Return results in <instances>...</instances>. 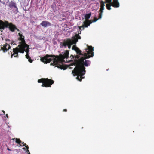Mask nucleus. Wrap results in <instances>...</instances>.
Returning <instances> with one entry per match:
<instances>
[{
  "label": "nucleus",
  "instance_id": "1",
  "mask_svg": "<svg viewBox=\"0 0 154 154\" xmlns=\"http://www.w3.org/2000/svg\"><path fill=\"white\" fill-rule=\"evenodd\" d=\"M88 49H86V50H88L87 53H84V56L76 60V66L72 72L74 76H77L76 79L80 81L84 78L82 76L84 75L86 72L84 66H88L90 64V61L89 60H85V61L84 60L92 57L94 56V52L92 51L94 48L92 46H88Z\"/></svg>",
  "mask_w": 154,
  "mask_h": 154
},
{
  "label": "nucleus",
  "instance_id": "2",
  "mask_svg": "<svg viewBox=\"0 0 154 154\" xmlns=\"http://www.w3.org/2000/svg\"><path fill=\"white\" fill-rule=\"evenodd\" d=\"M69 55V51L66 50L63 54H60L59 55L46 54L43 57H41L40 60L46 64L49 63L53 60V62L51 63V65L55 66L56 67L65 70L67 67L62 64L64 59L65 58H68Z\"/></svg>",
  "mask_w": 154,
  "mask_h": 154
},
{
  "label": "nucleus",
  "instance_id": "3",
  "mask_svg": "<svg viewBox=\"0 0 154 154\" xmlns=\"http://www.w3.org/2000/svg\"><path fill=\"white\" fill-rule=\"evenodd\" d=\"M80 33L79 32L78 34L75 35L72 38V39L67 38L66 40L64 39L63 42H61L60 44V48H66L68 47V49H70L71 46L73 44H76L77 42L78 41V39H81V36L79 35V34H81V30Z\"/></svg>",
  "mask_w": 154,
  "mask_h": 154
},
{
  "label": "nucleus",
  "instance_id": "4",
  "mask_svg": "<svg viewBox=\"0 0 154 154\" xmlns=\"http://www.w3.org/2000/svg\"><path fill=\"white\" fill-rule=\"evenodd\" d=\"M38 83H42V87H51V85L53 84L54 81L51 79L48 78H42L38 80Z\"/></svg>",
  "mask_w": 154,
  "mask_h": 154
},
{
  "label": "nucleus",
  "instance_id": "5",
  "mask_svg": "<svg viewBox=\"0 0 154 154\" xmlns=\"http://www.w3.org/2000/svg\"><path fill=\"white\" fill-rule=\"evenodd\" d=\"M21 47H17L13 49V54L10 51L11 54V58H12L13 56L14 55V57H18V52H20L22 53H23L25 51V49L22 48L21 49Z\"/></svg>",
  "mask_w": 154,
  "mask_h": 154
},
{
  "label": "nucleus",
  "instance_id": "6",
  "mask_svg": "<svg viewBox=\"0 0 154 154\" xmlns=\"http://www.w3.org/2000/svg\"><path fill=\"white\" fill-rule=\"evenodd\" d=\"M18 39V40L21 41L19 43V44L18 45V47H21V49H22L23 48L25 49L26 47H29V45L26 43L24 37H19Z\"/></svg>",
  "mask_w": 154,
  "mask_h": 154
},
{
  "label": "nucleus",
  "instance_id": "7",
  "mask_svg": "<svg viewBox=\"0 0 154 154\" xmlns=\"http://www.w3.org/2000/svg\"><path fill=\"white\" fill-rule=\"evenodd\" d=\"M72 49L74 50L76 52V53L79 54L75 56V58L79 59L80 55H82V56H84V53H82L81 51L78 47H76L75 45H73Z\"/></svg>",
  "mask_w": 154,
  "mask_h": 154
},
{
  "label": "nucleus",
  "instance_id": "8",
  "mask_svg": "<svg viewBox=\"0 0 154 154\" xmlns=\"http://www.w3.org/2000/svg\"><path fill=\"white\" fill-rule=\"evenodd\" d=\"M5 26L7 27H8L9 30L12 32H14L16 27V26L13 24L12 23H9L7 21L5 22Z\"/></svg>",
  "mask_w": 154,
  "mask_h": 154
},
{
  "label": "nucleus",
  "instance_id": "9",
  "mask_svg": "<svg viewBox=\"0 0 154 154\" xmlns=\"http://www.w3.org/2000/svg\"><path fill=\"white\" fill-rule=\"evenodd\" d=\"M1 49L3 50V52H5L8 50L9 49H10L11 46L9 44L6 43L5 44L3 45V47H1Z\"/></svg>",
  "mask_w": 154,
  "mask_h": 154
},
{
  "label": "nucleus",
  "instance_id": "10",
  "mask_svg": "<svg viewBox=\"0 0 154 154\" xmlns=\"http://www.w3.org/2000/svg\"><path fill=\"white\" fill-rule=\"evenodd\" d=\"M40 24L42 26L44 27H46L47 26H52V24L50 22L47 21H42Z\"/></svg>",
  "mask_w": 154,
  "mask_h": 154
},
{
  "label": "nucleus",
  "instance_id": "11",
  "mask_svg": "<svg viewBox=\"0 0 154 154\" xmlns=\"http://www.w3.org/2000/svg\"><path fill=\"white\" fill-rule=\"evenodd\" d=\"M83 23L84 24L82 26H78L80 31L81 30V28L87 27L88 26H89V24H88V22L86 21H84Z\"/></svg>",
  "mask_w": 154,
  "mask_h": 154
},
{
  "label": "nucleus",
  "instance_id": "12",
  "mask_svg": "<svg viewBox=\"0 0 154 154\" xmlns=\"http://www.w3.org/2000/svg\"><path fill=\"white\" fill-rule=\"evenodd\" d=\"M104 7L100 6V8L99 11L100 13L99 14V19H101V18L102 13L103 12V10H104Z\"/></svg>",
  "mask_w": 154,
  "mask_h": 154
},
{
  "label": "nucleus",
  "instance_id": "13",
  "mask_svg": "<svg viewBox=\"0 0 154 154\" xmlns=\"http://www.w3.org/2000/svg\"><path fill=\"white\" fill-rule=\"evenodd\" d=\"M9 6L10 8H11L12 7H14V8H17V7L16 5V4L13 1H11L9 3Z\"/></svg>",
  "mask_w": 154,
  "mask_h": 154
},
{
  "label": "nucleus",
  "instance_id": "14",
  "mask_svg": "<svg viewBox=\"0 0 154 154\" xmlns=\"http://www.w3.org/2000/svg\"><path fill=\"white\" fill-rule=\"evenodd\" d=\"M114 4L113 7L114 8H118L119 6V4L117 0H113Z\"/></svg>",
  "mask_w": 154,
  "mask_h": 154
},
{
  "label": "nucleus",
  "instance_id": "15",
  "mask_svg": "<svg viewBox=\"0 0 154 154\" xmlns=\"http://www.w3.org/2000/svg\"><path fill=\"white\" fill-rule=\"evenodd\" d=\"M26 57L28 59V60L29 62L31 63H32L33 60L31 59V57L28 55V54H26Z\"/></svg>",
  "mask_w": 154,
  "mask_h": 154
},
{
  "label": "nucleus",
  "instance_id": "16",
  "mask_svg": "<svg viewBox=\"0 0 154 154\" xmlns=\"http://www.w3.org/2000/svg\"><path fill=\"white\" fill-rule=\"evenodd\" d=\"M91 14V12L89 14H86L85 16V20H87L90 17Z\"/></svg>",
  "mask_w": 154,
  "mask_h": 154
},
{
  "label": "nucleus",
  "instance_id": "17",
  "mask_svg": "<svg viewBox=\"0 0 154 154\" xmlns=\"http://www.w3.org/2000/svg\"><path fill=\"white\" fill-rule=\"evenodd\" d=\"M5 27V23H0V29H4Z\"/></svg>",
  "mask_w": 154,
  "mask_h": 154
},
{
  "label": "nucleus",
  "instance_id": "18",
  "mask_svg": "<svg viewBox=\"0 0 154 154\" xmlns=\"http://www.w3.org/2000/svg\"><path fill=\"white\" fill-rule=\"evenodd\" d=\"M111 6L110 4H109L108 3L106 4V7L107 9L108 10H110L111 9Z\"/></svg>",
  "mask_w": 154,
  "mask_h": 154
},
{
  "label": "nucleus",
  "instance_id": "19",
  "mask_svg": "<svg viewBox=\"0 0 154 154\" xmlns=\"http://www.w3.org/2000/svg\"><path fill=\"white\" fill-rule=\"evenodd\" d=\"M16 142L20 144L21 143V141L20 140V139L17 138L16 139Z\"/></svg>",
  "mask_w": 154,
  "mask_h": 154
},
{
  "label": "nucleus",
  "instance_id": "20",
  "mask_svg": "<svg viewBox=\"0 0 154 154\" xmlns=\"http://www.w3.org/2000/svg\"><path fill=\"white\" fill-rule=\"evenodd\" d=\"M100 6L104 7V6L105 5V2H104L103 1H100Z\"/></svg>",
  "mask_w": 154,
  "mask_h": 154
},
{
  "label": "nucleus",
  "instance_id": "21",
  "mask_svg": "<svg viewBox=\"0 0 154 154\" xmlns=\"http://www.w3.org/2000/svg\"><path fill=\"white\" fill-rule=\"evenodd\" d=\"M93 20H88V21H86L87 22H88V23L89 24V25H90V24L92 23V22H93Z\"/></svg>",
  "mask_w": 154,
  "mask_h": 154
},
{
  "label": "nucleus",
  "instance_id": "22",
  "mask_svg": "<svg viewBox=\"0 0 154 154\" xmlns=\"http://www.w3.org/2000/svg\"><path fill=\"white\" fill-rule=\"evenodd\" d=\"M112 2V0H106L105 2L107 3H110Z\"/></svg>",
  "mask_w": 154,
  "mask_h": 154
},
{
  "label": "nucleus",
  "instance_id": "23",
  "mask_svg": "<svg viewBox=\"0 0 154 154\" xmlns=\"http://www.w3.org/2000/svg\"><path fill=\"white\" fill-rule=\"evenodd\" d=\"M18 35L19 36V37H24V36H23L22 34H21V33H18Z\"/></svg>",
  "mask_w": 154,
  "mask_h": 154
},
{
  "label": "nucleus",
  "instance_id": "24",
  "mask_svg": "<svg viewBox=\"0 0 154 154\" xmlns=\"http://www.w3.org/2000/svg\"><path fill=\"white\" fill-rule=\"evenodd\" d=\"M99 18L98 19L96 17H94V20H93V21L94 22H95L96 21H97L99 19Z\"/></svg>",
  "mask_w": 154,
  "mask_h": 154
},
{
  "label": "nucleus",
  "instance_id": "25",
  "mask_svg": "<svg viewBox=\"0 0 154 154\" xmlns=\"http://www.w3.org/2000/svg\"><path fill=\"white\" fill-rule=\"evenodd\" d=\"M21 144L20 145V146H22L21 144L23 145V146H25L26 145V143H24V142H21Z\"/></svg>",
  "mask_w": 154,
  "mask_h": 154
},
{
  "label": "nucleus",
  "instance_id": "26",
  "mask_svg": "<svg viewBox=\"0 0 154 154\" xmlns=\"http://www.w3.org/2000/svg\"><path fill=\"white\" fill-rule=\"evenodd\" d=\"M26 47L27 48V49L26 50H25V51L27 53V54H28L29 51L28 49L29 47Z\"/></svg>",
  "mask_w": 154,
  "mask_h": 154
},
{
  "label": "nucleus",
  "instance_id": "27",
  "mask_svg": "<svg viewBox=\"0 0 154 154\" xmlns=\"http://www.w3.org/2000/svg\"><path fill=\"white\" fill-rule=\"evenodd\" d=\"M109 4H110L111 6H112L113 7V4H114V2H111L108 3Z\"/></svg>",
  "mask_w": 154,
  "mask_h": 154
},
{
  "label": "nucleus",
  "instance_id": "28",
  "mask_svg": "<svg viewBox=\"0 0 154 154\" xmlns=\"http://www.w3.org/2000/svg\"><path fill=\"white\" fill-rule=\"evenodd\" d=\"M25 146V148H26V149H27V150H28V149H29V146L28 145H26Z\"/></svg>",
  "mask_w": 154,
  "mask_h": 154
},
{
  "label": "nucleus",
  "instance_id": "29",
  "mask_svg": "<svg viewBox=\"0 0 154 154\" xmlns=\"http://www.w3.org/2000/svg\"><path fill=\"white\" fill-rule=\"evenodd\" d=\"M11 41V42L10 43V44H11L12 45H14V41Z\"/></svg>",
  "mask_w": 154,
  "mask_h": 154
},
{
  "label": "nucleus",
  "instance_id": "30",
  "mask_svg": "<svg viewBox=\"0 0 154 154\" xmlns=\"http://www.w3.org/2000/svg\"><path fill=\"white\" fill-rule=\"evenodd\" d=\"M0 23H4L3 21H2V20H0Z\"/></svg>",
  "mask_w": 154,
  "mask_h": 154
},
{
  "label": "nucleus",
  "instance_id": "31",
  "mask_svg": "<svg viewBox=\"0 0 154 154\" xmlns=\"http://www.w3.org/2000/svg\"><path fill=\"white\" fill-rule=\"evenodd\" d=\"M63 112H66L67 111V110L66 109H64L63 110Z\"/></svg>",
  "mask_w": 154,
  "mask_h": 154
},
{
  "label": "nucleus",
  "instance_id": "32",
  "mask_svg": "<svg viewBox=\"0 0 154 154\" xmlns=\"http://www.w3.org/2000/svg\"><path fill=\"white\" fill-rule=\"evenodd\" d=\"M15 30H17L18 32L20 31V30L17 29L16 27L15 29Z\"/></svg>",
  "mask_w": 154,
  "mask_h": 154
},
{
  "label": "nucleus",
  "instance_id": "33",
  "mask_svg": "<svg viewBox=\"0 0 154 154\" xmlns=\"http://www.w3.org/2000/svg\"><path fill=\"white\" fill-rule=\"evenodd\" d=\"M26 152H27V153H30L29 151V150L28 149L27 150Z\"/></svg>",
  "mask_w": 154,
  "mask_h": 154
},
{
  "label": "nucleus",
  "instance_id": "34",
  "mask_svg": "<svg viewBox=\"0 0 154 154\" xmlns=\"http://www.w3.org/2000/svg\"><path fill=\"white\" fill-rule=\"evenodd\" d=\"M2 112H3V113H4V114L5 113V111H2Z\"/></svg>",
  "mask_w": 154,
  "mask_h": 154
},
{
  "label": "nucleus",
  "instance_id": "35",
  "mask_svg": "<svg viewBox=\"0 0 154 154\" xmlns=\"http://www.w3.org/2000/svg\"><path fill=\"white\" fill-rule=\"evenodd\" d=\"M6 117L8 118V114H6Z\"/></svg>",
  "mask_w": 154,
  "mask_h": 154
},
{
  "label": "nucleus",
  "instance_id": "36",
  "mask_svg": "<svg viewBox=\"0 0 154 154\" xmlns=\"http://www.w3.org/2000/svg\"><path fill=\"white\" fill-rule=\"evenodd\" d=\"M7 149L8 150H11L10 149H9L8 148H7Z\"/></svg>",
  "mask_w": 154,
  "mask_h": 154
},
{
  "label": "nucleus",
  "instance_id": "37",
  "mask_svg": "<svg viewBox=\"0 0 154 154\" xmlns=\"http://www.w3.org/2000/svg\"><path fill=\"white\" fill-rule=\"evenodd\" d=\"M7 41H10V40L9 39H8L7 40H6Z\"/></svg>",
  "mask_w": 154,
  "mask_h": 154
},
{
  "label": "nucleus",
  "instance_id": "38",
  "mask_svg": "<svg viewBox=\"0 0 154 154\" xmlns=\"http://www.w3.org/2000/svg\"><path fill=\"white\" fill-rule=\"evenodd\" d=\"M23 149H24L25 150V148H23Z\"/></svg>",
  "mask_w": 154,
  "mask_h": 154
},
{
  "label": "nucleus",
  "instance_id": "39",
  "mask_svg": "<svg viewBox=\"0 0 154 154\" xmlns=\"http://www.w3.org/2000/svg\"><path fill=\"white\" fill-rule=\"evenodd\" d=\"M28 154H30V153H28Z\"/></svg>",
  "mask_w": 154,
  "mask_h": 154
}]
</instances>
